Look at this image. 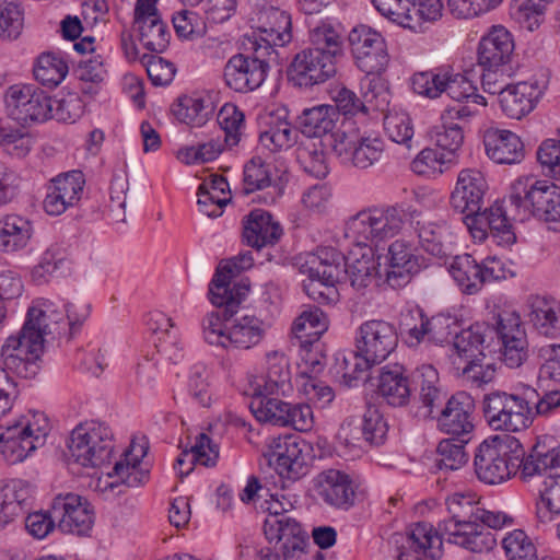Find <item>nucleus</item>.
Masks as SVG:
<instances>
[{"label":"nucleus","instance_id":"6ab92c4d","mask_svg":"<svg viewBox=\"0 0 560 560\" xmlns=\"http://www.w3.org/2000/svg\"><path fill=\"white\" fill-rule=\"evenodd\" d=\"M256 28L258 34L254 33L246 40L249 45L268 46V52L272 56L277 55L275 46H283L292 38L290 14L272 5L259 10Z\"/></svg>","mask_w":560,"mask_h":560},{"label":"nucleus","instance_id":"2eb2a0df","mask_svg":"<svg viewBox=\"0 0 560 560\" xmlns=\"http://www.w3.org/2000/svg\"><path fill=\"white\" fill-rule=\"evenodd\" d=\"M357 67L365 74H382L388 67L387 44L381 33L366 25L355 26L348 36Z\"/></svg>","mask_w":560,"mask_h":560},{"label":"nucleus","instance_id":"39448f33","mask_svg":"<svg viewBox=\"0 0 560 560\" xmlns=\"http://www.w3.org/2000/svg\"><path fill=\"white\" fill-rule=\"evenodd\" d=\"M536 390L527 388L524 395L494 390L483 396L482 411L488 424L495 431L518 432L534 419L533 397Z\"/></svg>","mask_w":560,"mask_h":560},{"label":"nucleus","instance_id":"f257e3e1","mask_svg":"<svg viewBox=\"0 0 560 560\" xmlns=\"http://www.w3.org/2000/svg\"><path fill=\"white\" fill-rule=\"evenodd\" d=\"M311 47L298 52L288 68V79L301 89L326 82L336 74V57L341 55V39L330 25L310 33Z\"/></svg>","mask_w":560,"mask_h":560},{"label":"nucleus","instance_id":"c9c22d12","mask_svg":"<svg viewBox=\"0 0 560 560\" xmlns=\"http://www.w3.org/2000/svg\"><path fill=\"white\" fill-rule=\"evenodd\" d=\"M46 316H49L48 310L30 307L22 329L16 335L8 337L4 343L23 350H28L33 341L44 346L45 336L52 334V328L45 323Z\"/></svg>","mask_w":560,"mask_h":560},{"label":"nucleus","instance_id":"79ce46f5","mask_svg":"<svg viewBox=\"0 0 560 560\" xmlns=\"http://www.w3.org/2000/svg\"><path fill=\"white\" fill-rule=\"evenodd\" d=\"M536 516L544 525L560 516V475H548L544 478L538 489Z\"/></svg>","mask_w":560,"mask_h":560},{"label":"nucleus","instance_id":"0e129e2a","mask_svg":"<svg viewBox=\"0 0 560 560\" xmlns=\"http://www.w3.org/2000/svg\"><path fill=\"white\" fill-rule=\"evenodd\" d=\"M384 143L378 138L362 137L355 140L350 164L364 170L377 162L383 154Z\"/></svg>","mask_w":560,"mask_h":560},{"label":"nucleus","instance_id":"de8ad7c7","mask_svg":"<svg viewBox=\"0 0 560 560\" xmlns=\"http://www.w3.org/2000/svg\"><path fill=\"white\" fill-rule=\"evenodd\" d=\"M268 396L266 393H260L255 397L250 402L252 412L260 422L288 427L290 402Z\"/></svg>","mask_w":560,"mask_h":560},{"label":"nucleus","instance_id":"6e6552de","mask_svg":"<svg viewBox=\"0 0 560 560\" xmlns=\"http://www.w3.org/2000/svg\"><path fill=\"white\" fill-rule=\"evenodd\" d=\"M411 86L415 93L429 98H436L445 93L457 103L472 98L476 104H487L482 95L476 94V88L465 75L455 73L448 67L415 73L411 78Z\"/></svg>","mask_w":560,"mask_h":560},{"label":"nucleus","instance_id":"a211bd4d","mask_svg":"<svg viewBox=\"0 0 560 560\" xmlns=\"http://www.w3.org/2000/svg\"><path fill=\"white\" fill-rule=\"evenodd\" d=\"M386 260L385 281L393 289L406 287L424 266V258L405 240H396L388 246Z\"/></svg>","mask_w":560,"mask_h":560},{"label":"nucleus","instance_id":"c756f323","mask_svg":"<svg viewBox=\"0 0 560 560\" xmlns=\"http://www.w3.org/2000/svg\"><path fill=\"white\" fill-rule=\"evenodd\" d=\"M487 155L498 164L520 163L525 156L521 138L509 130H488L485 135Z\"/></svg>","mask_w":560,"mask_h":560},{"label":"nucleus","instance_id":"603ef678","mask_svg":"<svg viewBox=\"0 0 560 560\" xmlns=\"http://www.w3.org/2000/svg\"><path fill=\"white\" fill-rule=\"evenodd\" d=\"M413 229L419 238L420 246L433 256H441L443 252L444 226L425 217H412Z\"/></svg>","mask_w":560,"mask_h":560},{"label":"nucleus","instance_id":"b1692460","mask_svg":"<svg viewBox=\"0 0 560 560\" xmlns=\"http://www.w3.org/2000/svg\"><path fill=\"white\" fill-rule=\"evenodd\" d=\"M307 445L304 441L298 442L291 436L279 440L269 457V464L282 477L298 480L307 472L308 455L304 453Z\"/></svg>","mask_w":560,"mask_h":560},{"label":"nucleus","instance_id":"a878e982","mask_svg":"<svg viewBox=\"0 0 560 560\" xmlns=\"http://www.w3.org/2000/svg\"><path fill=\"white\" fill-rule=\"evenodd\" d=\"M282 234V226L268 211L254 209L245 217L243 237L253 248L273 246Z\"/></svg>","mask_w":560,"mask_h":560},{"label":"nucleus","instance_id":"9b49d317","mask_svg":"<svg viewBox=\"0 0 560 560\" xmlns=\"http://www.w3.org/2000/svg\"><path fill=\"white\" fill-rule=\"evenodd\" d=\"M512 440L505 441L494 438L483 441L477 448L474 466L479 480L489 485L501 483L517 472L521 464L517 459L518 451H513Z\"/></svg>","mask_w":560,"mask_h":560},{"label":"nucleus","instance_id":"c03bdc74","mask_svg":"<svg viewBox=\"0 0 560 560\" xmlns=\"http://www.w3.org/2000/svg\"><path fill=\"white\" fill-rule=\"evenodd\" d=\"M327 317L318 307L302 312L294 320L292 332L301 347H307L317 341L327 329Z\"/></svg>","mask_w":560,"mask_h":560},{"label":"nucleus","instance_id":"37998d69","mask_svg":"<svg viewBox=\"0 0 560 560\" xmlns=\"http://www.w3.org/2000/svg\"><path fill=\"white\" fill-rule=\"evenodd\" d=\"M33 234L28 220L11 214L0 220V248L4 252H15L26 246Z\"/></svg>","mask_w":560,"mask_h":560},{"label":"nucleus","instance_id":"3c124183","mask_svg":"<svg viewBox=\"0 0 560 560\" xmlns=\"http://www.w3.org/2000/svg\"><path fill=\"white\" fill-rule=\"evenodd\" d=\"M133 451L135 446L131 445V450L125 454V460L117 462L113 468V472H108V476L117 477L120 483L137 488L148 480L149 472L148 470L139 468L141 457L144 456L145 451L141 447V455H135Z\"/></svg>","mask_w":560,"mask_h":560},{"label":"nucleus","instance_id":"680f3d73","mask_svg":"<svg viewBox=\"0 0 560 560\" xmlns=\"http://www.w3.org/2000/svg\"><path fill=\"white\" fill-rule=\"evenodd\" d=\"M453 163V158L445 156L436 149H423L411 162V170L423 176L442 174Z\"/></svg>","mask_w":560,"mask_h":560},{"label":"nucleus","instance_id":"72a5a7b5","mask_svg":"<svg viewBox=\"0 0 560 560\" xmlns=\"http://www.w3.org/2000/svg\"><path fill=\"white\" fill-rule=\"evenodd\" d=\"M135 25H137L139 39L145 49L152 52H163L167 48L170 32L158 11L135 13Z\"/></svg>","mask_w":560,"mask_h":560},{"label":"nucleus","instance_id":"7ed1b4c3","mask_svg":"<svg viewBox=\"0 0 560 560\" xmlns=\"http://www.w3.org/2000/svg\"><path fill=\"white\" fill-rule=\"evenodd\" d=\"M398 334L388 322L373 319L363 323L358 330L357 351L343 359L342 376L349 386L362 378L373 365L383 362L397 347Z\"/></svg>","mask_w":560,"mask_h":560},{"label":"nucleus","instance_id":"8fccbe9b","mask_svg":"<svg viewBox=\"0 0 560 560\" xmlns=\"http://www.w3.org/2000/svg\"><path fill=\"white\" fill-rule=\"evenodd\" d=\"M415 382L419 387V398L423 407L428 409L431 416L434 408L442 405L445 395L438 387L439 373L430 364L418 368L415 372Z\"/></svg>","mask_w":560,"mask_h":560},{"label":"nucleus","instance_id":"774afa93","mask_svg":"<svg viewBox=\"0 0 560 560\" xmlns=\"http://www.w3.org/2000/svg\"><path fill=\"white\" fill-rule=\"evenodd\" d=\"M207 19L198 8L187 9L173 16L174 28L178 36H202L207 28Z\"/></svg>","mask_w":560,"mask_h":560},{"label":"nucleus","instance_id":"4d7b16f0","mask_svg":"<svg viewBox=\"0 0 560 560\" xmlns=\"http://www.w3.org/2000/svg\"><path fill=\"white\" fill-rule=\"evenodd\" d=\"M508 560H539L537 548L522 529H515L502 538Z\"/></svg>","mask_w":560,"mask_h":560},{"label":"nucleus","instance_id":"5fc2aeb1","mask_svg":"<svg viewBox=\"0 0 560 560\" xmlns=\"http://www.w3.org/2000/svg\"><path fill=\"white\" fill-rule=\"evenodd\" d=\"M66 61L55 54H42L34 67L35 79L45 86L55 88L68 73Z\"/></svg>","mask_w":560,"mask_h":560},{"label":"nucleus","instance_id":"423d86ee","mask_svg":"<svg viewBox=\"0 0 560 560\" xmlns=\"http://www.w3.org/2000/svg\"><path fill=\"white\" fill-rule=\"evenodd\" d=\"M244 47L245 52L232 56L223 72L226 85L240 93L254 91L264 83L269 63L275 57L268 52V46H254L246 40Z\"/></svg>","mask_w":560,"mask_h":560},{"label":"nucleus","instance_id":"6e6d98bb","mask_svg":"<svg viewBox=\"0 0 560 560\" xmlns=\"http://www.w3.org/2000/svg\"><path fill=\"white\" fill-rule=\"evenodd\" d=\"M105 73L106 70L100 57L80 60L73 70L74 77L82 83L81 92L90 96L98 92L100 83L104 80Z\"/></svg>","mask_w":560,"mask_h":560},{"label":"nucleus","instance_id":"f8f14e48","mask_svg":"<svg viewBox=\"0 0 560 560\" xmlns=\"http://www.w3.org/2000/svg\"><path fill=\"white\" fill-rule=\"evenodd\" d=\"M407 221L401 207H372L358 212L348 223V230L363 241L378 243L399 234Z\"/></svg>","mask_w":560,"mask_h":560},{"label":"nucleus","instance_id":"dca6fc26","mask_svg":"<svg viewBox=\"0 0 560 560\" xmlns=\"http://www.w3.org/2000/svg\"><path fill=\"white\" fill-rule=\"evenodd\" d=\"M5 104L9 115L22 124L50 119L52 100L33 85H13L8 90Z\"/></svg>","mask_w":560,"mask_h":560},{"label":"nucleus","instance_id":"bf43d9fd","mask_svg":"<svg viewBox=\"0 0 560 560\" xmlns=\"http://www.w3.org/2000/svg\"><path fill=\"white\" fill-rule=\"evenodd\" d=\"M271 166L260 156H254L244 166L243 190L252 194L271 186Z\"/></svg>","mask_w":560,"mask_h":560},{"label":"nucleus","instance_id":"9d476101","mask_svg":"<svg viewBox=\"0 0 560 560\" xmlns=\"http://www.w3.org/2000/svg\"><path fill=\"white\" fill-rule=\"evenodd\" d=\"M266 538L275 541L273 550L261 551L256 560H304L307 534L289 515L267 517L264 523Z\"/></svg>","mask_w":560,"mask_h":560},{"label":"nucleus","instance_id":"5701e85b","mask_svg":"<svg viewBox=\"0 0 560 560\" xmlns=\"http://www.w3.org/2000/svg\"><path fill=\"white\" fill-rule=\"evenodd\" d=\"M487 182L477 170H463L457 177L455 189L451 195V206L458 213H465V222L469 215L481 210L487 190Z\"/></svg>","mask_w":560,"mask_h":560},{"label":"nucleus","instance_id":"09e8293b","mask_svg":"<svg viewBox=\"0 0 560 560\" xmlns=\"http://www.w3.org/2000/svg\"><path fill=\"white\" fill-rule=\"evenodd\" d=\"M298 161L307 174L316 178L326 177L329 172L326 159V141L317 139L302 142L298 148Z\"/></svg>","mask_w":560,"mask_h":560},{"label":"nucleus","instance_id":"69168bd1","mask_svg":"<svg viewBox=\"0 0 560 560\" xmlns=\"http://www.w3.org/2000/svg\"><path fill=\"white\" fill-rule=\"evenodd\" d=\"M361 89L368 109L385 110L389 103V91L381 74H366L361 81Z\"/></svg>","mask_w":560,"mask_h":560},{"label":"nucleus","instance_id":"ddd939ff","mask_svg":"<svg viewBox=\"0 0 560 560\" xmlns=\"http://www.w3.org/2000/svg\"><path fill=\"white\" fill-rule=\"evenodd\" d=\"M253 266V257L250 253L240 255L232 259L222 261L215 271V275L209 287L210 301L214 306H225L224 315L226 317L237 313L248 288L243 285L230 287L231 280L242 270Z\"/></svg>","mask_w":560,"mask_h":560},{"label":"nucleus","instance_id":"aec40b11","mask_svg":"<svg viewBox=\"0 0 560 560\" xmlns=\"http://www.w3.org/2000/svg\"><path fill=\"white\" fill-rule=\"evenodd\" d=\"M474 238L482 242L489 234L499 245L510 246L516 242V235L501 202L495 201L490 208L479 210L466 221Z\"/></svg>","mask_w":560,"mask_h":560},{"label":"nucleus","instance_id":"e433bc0d","mask_svg":"<svg viewBox=\"0 0 560 560\" xmlns=\"http://www.w3.org/2000/svg\"><path fill=\"white\" fill-rule=\"evenodd\" d=\"M338 114L332 105H318L312 108H305L299 116L301 132L308 140L326 138L334 131Z\"/></svg>","mask_w":560,"mask_h":560},{"label":"nucleus","instance_id":"a18cd8bd","mask_svg":"<svg viewBox=\"0 0 560 560\" xmlns=\"http://www.w3.org/2000/svg\"><path fill=\"white\" fill-rule=\"evenodd\" d=\"M529 307V320L540 334L552 338L560 336V319L553 301L544 296H532Z\"/></svg>","mask_w":560,"mask_h":560},{"label":"nucleus","instance_id":"052dcab7","mask_svg":"<svg viewBox=\"0 0 560 560\" xmlns=\"http://www.w3.org/2000/svg\"><path fill=\"white\" fill-rule=\"evenodd\" d=\"M454 348L459 357L466 359L485 358L481 351L485 342L482 327L478 324L463 329L459 332H454Z\"/></svg>","mask_w":560,"mask_h":560},{"label":"nucleus","instance_id":"bb28decb","mask_svg":"<svg viewBox=\"0 0 560 560\" xmlns=\"http://www.w3.org/2000/svg\"><path fill=\"white\" fill-rule=\"evenodd\" d=\"M318 495L329 505L348 510L354 504L355 490L351 478L337 469L319 474L317 479Z\"/></svg>","mask_w":560,"mask_h":560},{"label":"nucleus","instance_id":"864d4df0","mask_svg":"<svg viewBox=\"0 0 560 560\" xmlns=\"http://www.w3.org/2000/svg\"><path fill=\"white\" fill-rule=\"evenodd\" d=\"M470 438H457L442 440L436 447L435 465L439 469L456 470L465 465L468 455L465 452V444Z\"/></svg>","mask_w":560,"mask_h":560},{"label":"nucleus","instance_id":"412c9836","mask_svg":"<svg viewBox=\"0 0 560 560\" xmlns=\"http://www.w3.org/2000/svg\"><path fill=\"white\" fill-rule=\"evenodd\" d=\"M495 331L502 343V361L509 368H520L528 357V342L520 316L510 312L498 314Z\"/></svg>","mask_w":560,"mask_h":560},{"label":"nucleus","instance_id":"e2e57ef3","mask_svg":"<svg viewBox=\"0 0 560 560\" xmlns=\"http://www.w3.org/2000/svg\"><path fill=\"white\" fill-rule=\"evenodd\" d=\"M430 139L441 150L440 152H443L446 158H453L454 161L456 151L463 144L464 135L459 125L450 124V126H446L444 122L430 131Z\"/></svg>","mask_w":560,"mask_h":560},{"label":"nucleus","instance_id":"20e7f679","mask_svg":"<svg viewBox=\"0 0 560 560\" xmlns=\"http://www.w3.org/2000/svg\"><path fill=\"white\" fill-rule=\"evenodd\" d=\"M509 202L521 221L534 215L560 231V187L556 184L534 176L520 177L511 186Z\"/></svg>","mask_w":560,"mask_h":560},{"label":"nucleus","instance_id":"cd10ccee","mask_svg":"<svg viewBox=\"0 0 560 560\" xmlns=\"http://www.w3.org/2000/svg\"><path fill=\"white\" fill-rule=\"evenodd\" d=\"M513 51L511 33L503 26H494L479 43L478 63L487 68L510 67Z\"/></svg>","mask_w":560,"mask_h":560},{"label":"nucleus","instance_id":"ea45409f","mask_svg":"<svg viewBox=\"0 0 560 560\" xmlns=\"http://www.w3.org/2000/svg\"><path fill=\"white\" fill-rule=\"evenodd\" d=\"M435 544H441V538L433 532L432 526L417 523L407 534L398 560H423L422 557L427 556Z\"/></svg>","mask_w":560,"mask_h":560},{"label":"nucleus","instance_id":"f3484780","mask_svg":"<svg viewBox=\"0 0 560 560\" xmlns=\"http://www.w3.org/2000/svg\"><path fill=\"white\" fill-rule=\"evenodd\" d=\"M52 517L65 534L85 536L92 529L94 513L88 500L75 493L57 495L52 501Z\"/></svg>","mask_w":560,"mask_h":560},{"label":"nucleus","instance_id":"7c9ffc66","mask_svg":"<svg viewBox=\"0 0 560 560\" xmlns=\"http://www.w3.org/2000/svg\"><path fill=\"white\" fill-rule=\"evenodd\" d=\"M377 393L389 406H406L411 389L405 368L397 363L383 366L378 375Z\"/></svg>","mask_w":560,"mask_h":560},{"label":"nucleus","instance_id":"f03ea898","mask_svg":"<svg viewBox=\"0 0 560 560\" xmlns=\"http://www.w3.org/2000/svg\"><path fill=\"white\" fill-rule=\"evenodd\" d=\"M450 518L439 525L447 540L472 552L492 550L497 539L479 523L481 505L470 495L455 493L446 501Z\"/></svg>","mask_w":560,"mask_h":560},{"label":"nucleus","instance_id":"a19ab883","mask_svg":"<svg viewBox=\"0 0 560 560\" xmlns=\"http://www.w3.org/2000/svg\"><path fill=\"white\" fill-rule=\"evenodd\" d=\"M380 264L375 260L371 248H368L360 256L352 254L346 259L345 279L349 278L352 288L358 291L368 288L377 276Z\"/></svg>","mask_w":560,"mask_h":560},{"label":"nucleus","instance_id":"1a4fd4ad","mask_svg":"<svg viewBox=\"0 0 560 560\" xmlns=\"http://www.w3.org/2000/svg\"><path fill=\"white\" fill-rule=\"evenodd\" d=\"M33 417L34 422L0 424V453L7 463H21L45 444L49 430L48 420L43 413Z\"/></svg>","mask_w":560,"mask_h":560},{"label":"nucleus","instance_id":"4be33fe9","mask_svg":"<svg viewBox=\"0 0 560 560\" xmlns=\"http://www.w3.org/2000/svg\"><path fill=\"white\" fill-rule=\"evenodd\" d=\"M218 124L224 131V140L211 139L208 142L197 145L200 155L199 161L207 163L213 161L222 152L224 144L236 145L245 128L244 113L234 104H224L218 113Z\"/></svg>","mask_w":560,"mask_h":560},{"label":"nucleus","instance_id":"49530a36","mask_svg":"<svg viewBox=\"0 0 560 560\" xmlns=\"http://www.w3.org/2000/svg\"><path fill=\"white\" fill-rule=\"evenodd\" d=\"M262 322L255 316H243L228 328L226 348L249 349L264 337Z\"/></svg>","mask_w":560,"mask_h":560},{"label":"nucleus","instance_id":"393cba45","mask_svg":"<svg viewBox=\"0 0 560 560\" xmlns=\"http://www.w3.org/2000/svg\"><path fill=\"white\" fill-rule=\"evenodd\" d=\"M472 411L474 400L468 394L460 392L453 395L441 410V431L456 438H470L474 430Z\"/></svg>","mask_w":560,"mask_h":560},{"label":"nucleus","instance_id":"473e14b6","mask_svg":"<svg viewBox=\"0 0 560 560\" xmlns=\"http://www.w3.org/2000/svg\"><path fill=\"white\" fill-rule=\"evenodd\" d=\"M28 349L23 350L10 346V343H3L1 348V359L5 372L10 371L15 373L20 377L32 378L39 370L38 361L44 352V346H39L37 342H31Z\"/></svg>","mask_w":560,"mask_h":560},{"label":"nucleus","instance_id":"0eeeda50","mask_svg":"<svg viewBox=\"0 0 560 560\" xmlns=\"http://www.w3.org/2000/svg\"><path fill=\"white\" fill-rule=\"evenodd\" d=\"M70 458L86 468H96L110 458L114 444L112 430L104 423L85 422L77 425L69 438Z\"/></svg>","mask_w":560,"mask_h":560},{"label":"nucleus","instance_id":"4468645a","mask_svg":"<svg viewBox=\"0 0 560 560\" xmlns=\"http://www.w3.org/2000/svg\"><path fill=\"white\" fill-rule=\"evenodd\" d=\"M450 272L464 293L475 294L487 283L506 279L510 271L497 257H487L479 264L471 255L465 254L455 257Z\"/></svg>","mask_w":560,"mask_h":560},{"label":"nucleus","instance_id":"2f4dec72","mask_svg":"<svg viewBox=\"0 0 560 560\" xmlns=\"http://www.w3.org/2000/svg\"><path fill=\"white\" fill-rule=\"evenodd\" d=\"M346 257L334 247H320L315 254L310 255L302 266V272L307 277H322L331 281L345 279Z\"/></svg>","mask_w":560,"mask_h":560},{"label":"nucleus","instance_id":"58836bf2","mask_svg":"<svg viewBox=\"0 0 560 560\" xmlns=\"http://www.w3.org/2000/svg\"><path fill=\"white\" fill-rule=\"evenodd\" d=\"M215 106L209 95H185L173 106L174 116L192 127L203 126L214 114Z\"/></svg>","mask_w":560,"mask_h":560},{"label":"nucleus","instance_id":"c85d7f7f","mask_svg":"<svg viewBox=\"0 0 560 560\" xmlns=\"http://www.w3.org/2000/svg\"><path fill=\"white\" fill-rule=\"evenodd\" d=\"M419 317L420 323L406 331L405 340L409 347H417L425 339L435 343L444 342L457 327L456 320L450 315L428 317L420 313Z\"/></svg>","mask_w":560,"mask_h":560},{"label":"nucleus","instance_id":"338daca9","mask_svg":"<svg viewBox=\"0 0 560 560\" xmlns=\"http://www.w3.org/2000/svg\"><path fill=\"white\" fill-rule=\"evenodd\" d=\"M410 24H400L412 31L421 30L423 22H434L442 16V0H410Z\"/></svg>","mask_w":560,"mask_h":560},{"label":"nucleus","instance_id":"13d9d810","mask_svg":"<svg viewBox=\"0 0 560 560\" xmlns=\"http://www.w3.org/2000/svg\"><path fill=\"white\" fill-rule=\"evenodd\" d=\"M290 382V372L284 355L278 352L268 354V371L264 384V393L273 395L284 393Z\"/></svg>","mask_w":560,"mask_h":560},{"label":"nucleus","instance_id":"f704fd0d","mask_svg":"<svg viewBox=\"0 0 560 560\" xmlns=\"http://www.w3.org/2000/svg\"><path fill=\"white\" fill-rule=\"evenodd\" d=\"M549 441V435L539 436L536 443L532 446L529 453L525 454L522 444L517 440L512 439V444L514 446L513 451L520 452L517 459L521 464L517 466V472H520L522 480L527 481L530 478L541 476L547 472L548 469H551L548 457L549 451L546 444V442Z\"/></svg>","mask_w":560,"mask_h":560},{"label":"nucleus","instance_id":"4c0bfd02","mask_svg":"<svg viewBox=\"0 0 560 560\" xmlns=\"http://www.w3.org/2000/svg\"><path fill=\"white\" fill-rule=\"evenodd\" d=\"M536 88L527 82L510 85L499 98L502 112L510 118L521 119L535 107Z\"/></svg>","mask_w":560,"mask_h":560}]
</instances>
